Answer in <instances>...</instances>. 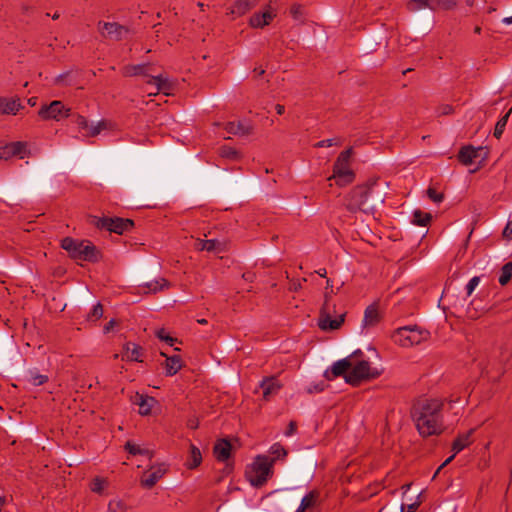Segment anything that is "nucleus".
Listing matches in <instances>:
<instances>
[{
  "mask_svg": "<svg viewBox=\"0 0 512 512\" xmlns=\"http://www.w3.org/2000/svg\"><path fill=\"white\" fill-rule=\"evenodd\" d=\"M116 324V321L114 319H111L105 326H104V333H108Z\"/></svg>",
  "mask_w": 512,
  "mask_h": 512,
  "instance_id": "57",
  "label": "nucleus"
},
{
  "mask_svg": "<svg viewBox=\"0 0 512 512\" xmlns=\"http://www.w3.org/2000/svg\"><path fill=\"white\" fill-rule=\"evenodd\" d=\"M476 433V428L470 429L463 433H459V435L454 439L451 448H468L474 443Z\"/></svg>",
  "mask_w": 512,
  "mask_h": 512,
  "instance_id": "24",
  "label": "nucleus"
},
{
  "mask_svg": "<svg viewBox=\"0 0 512 512\" xmlns=\"http://www.w3.org/2000/svg\"><path fill=\"white\" fill-rule=\"evenodd\" d=\"M302 288L301 280H291L289 284V290L293 292H297Z\"/></svg>",
  "mask_w": 512,
  "mask_h": 512,
  "instance_id": "52",
  "label": "nucleus"
},
{
  "mask_svg": "<svg viewBox=\"0 0 512 512\" xmlns=\"http://www.w3.org/2000/svg\"><path fill=\"white\" fill-rule=\"evenodd\" d=\"M106 486L107 481L105 479L101 477H95L90 484V489L95 493H102Z\"/></svg>",
  "mask_w": 512,
  "mask_h": 512,
  "instance_id": "43",
  "label": "nucleus"
},
{
  "mask_svg": "<svg viewBox=\"0 0 512 512\" xmlns=\"http://www.w3.org/2000/svg\"><path fill=\"white\" fill-rule=\"evenodd\" d=\"M123 448L128 449V448H139V447L136 446L135 444H133L131 441H127L125 443V445L123 446Z\"/></svg>",
  "mask_w": 512,
  "mask_h": 512,
  "instance_id": "63",
  "label": "nucleus"
},
{
  "mask_svg": "<svg viewBox=\"0 0 512 512\" xmlns=\"http://www.w3.org/2000/svg\"><path fill=\"white\" fill-rule=\"evenodd\" d=\"M421 493L417 496V500L410 504H402L401 512H415L418 507L421 505V501L419 500Z\"/></svg>",
  "mask_w": 512,
  "mask_h": 512,
  "instance_id": "46",
  "label": "nucleus"
},
{
  "mask_svg": "<svg viewBox=\"0 0 512 512\" xmlns=\"http://www.w3.org/2000/svg\"><path fill=\"white\" fill-rule=\"evenodd\" d=\"M385 194L377 180H369L367 183L355 186L346 198V208L355 213L361 211L365 214H373L377 207L384 203Z\"/></svg>",
  "mask_w": 512,
  "mask_h": 512,
  "instance_id": "1",
  "label": "nucleus"
},
{
  "mask_svg": "<svg viewBox=\"0 0 512 512\" xmlns=\"http://www.w3.org/2000/svg\"><path fill=\"white\" fill-rule=\"evenodd\" d=\"M429 332L418 325L403 326L396 329L392 335L393 341L401 347H412L427 340Z\"/></svg>",
  "mask_w": 512,
  "mask_h": 512,
  "instance_id": "6",
  "label": "nucleus"
},
{
  "mask_svg": "<svg viewBox=\"0 0 512 512\" xmlns=\"http://www.w3.org/2000/svg\"><path fill=\"white\" fill-rule=\"evenodd\" d=\"M147 84L154 85L156 87L157 92H163L165 95H169L170 91L173 89V83L169 80L168 77L159 74L156 76H149V79L146 80Z\"/></svg>",
  "mask_w": 512,
  "mask_h": 512,
  "instance_id": "19",
  "label": "nucleus"
},
{
  "mask_svg": "<svg viewBox=\"0 0 512 512\" xmlns=\"http://www.w3.org/2000/svg\"><path fill=\"white\" fill-rule=\"evenodd\" d=\"M381 316L376 305H369L364 312L362 326L365 328L374 327L380 322Z\"/></svg>",
  "mask_w": 512,
  "mask_h": 512,
  "instance_id": "26",
  "label": "nucleus"
},
{
  "mask_svg": "<svg viewBox=\"0 0 512 512\" xmlns=\"http://www.w3.org/2000/svg\"><path fill=\"white\" fill-rule=\"evenodd\" d=\"M318 493L315 491H311L307 493L301 500L299 507L295 512H305L307 509L312 508L317 501Z\"/></svg>",
  "mask_w": 512,
  "mask_h": 512,
  "instance_id": "30",
  "label": "nucleus"
},
{
  "mask_svg": "<svg viewBox=\"0 0 512 512\" xmlns=\"http://www.w3.org/2000/svg\"><path fill=\"white\" fill-rule=\"evenodd\" d=\"M224 464V468L222 469V477L230 475L234 470V462H228Z\"/></svg>",
  "mask_w": 512,
  "mask_h": 512,
  "instance_id": "51",
  "label": "nucleus"
},
{
  "mask_svg": "<svg viewBox=\"0 0 512 512\" xmlns=\"http://www.w3.org/2000/svg\"><path fill=\"white\" fill-rule=\"evenodd\" d=\"M88 223L99 230H106L119 235L131 231L134 227V221L132 219L121 217H99L90 215L88 217Z\"/></svg>",
  "mask_w": 512,
  "mask_h": 512,
  "instance_id": "5",
  "label": "nucleus"
},
{
  "mask_svg": "<svg viewBox=\"0 0 512 512\" xmlns=\"http://www.w3.org/2000/svg\"><path fill=\"white\" fill-rule=\"evenodd\" d=\"M202 461V455L200 450H191V453L186 461V465L189 469L196 468Z\"/></svg>",
  "mask_w": 512,
  "mask_h": 512,
  "instance_id": "39",
  "label": "nucleus"
},
{
  "mask_svg": "<svg viewBox=\"0 0 512 512\" xmlns=\"http://www.w3.org/2000/svg\"><path fill=\"white\" fill-rule=\"evenodd\" d=\"M166 469L164 467L152 468L146 472L141 479L142 486L146 488H152L165 474Z\"/></svg>",
  "mask_w": 512,
  "mask_h": 512,
  "instance_id": "22",
  "label": "nucleus"
},
{
  "mask_svg": "<svg viewBox=\"0 0 512 512\" xmlns=\"http://www.w3.org/2000/svg\"><path fill=\"white\" fill-rule=\"evenodd\" d=\"M353 154L352 147L342 151L333 164L332 178L336 179V184L346 186L355 179V173L350 168V158Z\"/></svg>",
  "mask_w": 512,
  "mask_h": 512,
  "instance_id": "7",
  "label": "nucleus"
},
{
  "mask_svg": "<svg viewBox=\"0 0 512 512\" xmlns=\"http://www.w3.org/2000/svg\"><path fill=\"white\" fill-rule=\"evenodd\" d=\"M431 218L430 213H425L417 209L413 212L412 223L418 226H426L430 222Z\"/></svg>",
  "mask_w": 512,
  "mask_h": 512,
  "instance_id": "34",
  "label": "nucleus"
},
{
  "mask_svg": "<svg viewBox=\"0 0 512 512\" xmlns=\"http://www.w3.org/2000/svg\"><path fill=\"white\" fill-rule=\"evenodd\" d=\"M479 282H480V277H478V276H474L469 280V282L466 285V291H467L468 296H470L473 293V291L478 286Z\"/></svg>",
  "mask_w": 512,
  "mask_h": 512,
  "instance_id": "49",
  "label": "nucleus"
},
{
  "mask_svg": "<svg viewBox=\"0 0 512 512\" xmlns=\"http://www.w3.org/2000/svg\"><path fill=\"white\" fill-rule=\"evenodd\" d=\"M352 367V362L350 360V357H346L343 359H340L332 364L330 369H327L324 372V377L331 381L334 378L337 377H345L348 375V372L350 371V368Z\"/></svg>",
  "mask_w": 512,
  "mask_h": 512,
  "instance_id": "12",
  "label": "nucleus"
},
{
  "mask_svg": "<svg viewBox=\"0 0 512 512\" xmlns=\"http://www.w3.org/2000/svg\"><path fill=\"white\" fill-rule=\"evenodd\" d=\"M455 457V454L451 455L450 457H448L439 467L438 469L436 470V472L434 473L433 475V478H435L438 473L440 472V470L445 467L446 465H448Z\"/></svg>",
  "mask_w": 512,
  "mask_h": 512,
  "instance_id": "56",
  "label": "nucleus"
},
{
  "mask_svg": "<svg viewBox=\"0 0 512 512\" xmlns=\"http://www.w3.org/2000/svg\"><path fill=\"white\" fill-rule=\"evenodd\" d=\"M204 241L205 240H200V239L197 241L196 246H197L198 250H200V251H204L205 250L206 251V248H204Z\"/></svg>",
  "mask_w": 512,
  "mask_h": 512,
  "instance_id": "60",
  "label": "nucleus"
},
{
  "mask_svg": "<svg viewBox=\"0 0 512 512\" xmlns=\"http://www.w3.org/2000/svg\"><path fill=\"white\" fill-rule=\"evenodd\" d=\"M380 372L372 368L370 363L366 360L358 362L350 368L348 375L345 377V382L354 387H357L364 380L375 379L379 377Z\"/></svg>",
  "mask_w": 512,
  "mask_h": 512,
  "instance_id": "9",
  "label": "nucleus"
},
{
  "mask_svg": "<svg viewBox=\"0 0 512 512\" xmlns=\"http://www.w3.org/2000/svg\"><path fill=\"white\" fill-rule=\"evenodd\" d=\"M276 17V13L271 10L270 6H267V9L262 13H255L251 16L249 20V24L253 28H263L268 25L274 18Z\"/></svg>",
  "mask_w": 512,
  "mask_h": 512,
  "instance_id": "18",
  "label": "nucleus"
},
{
  "mask_svg": "<svg viewBox=\"0 0 512 512\" xmlns=\"http://www.w3.org/2000/svg\"><path fill=\"white\" fill-rule=\"evenodd\" d=\"M503 236L512 239V219L509 220L508 223L506 224L503 230Z\"/></svg>",
  "mask_w": 512,
  "mask_h": 512,
  "instance_id": "53",
  "label": "nucleus"
},
{
  "mask_svg": "<svg viewBox=\"0 0 512 512\" xmlns=\"http://www.w3.org/2000/svg\"><path fill=\"white\" fill-rule=\"evenodd\" d=\"M223 128L227 133L233 134V135H238V136L249 135L252 133V130H253L252 126L249 123L241 122V121L227 122L224 124Z\"/></svg>",
  "mask_w": 512,
  "mask_h": 512,
  "instance_id": "20",
  "label": "nucleus"
},
{
  "mask_svg": "<svg viewBox=\"0 0 512 512\" xmlns=\"http://www.w3.org/2000/svg\"><path fill=\"white\" fill-rule=\"evenodd\" d=\"M142 288H146L149 292L156 293L160 290H162L164 287L168 286V282L164 278H160L158 280H153L150 282H146L144 284L139 285Z\"/></svg>",
  "mask_w": 512,
  "mask_h": 512,
  "instance_id": "32",
  "label": "nucleus"
},
{
  "mask_svg": "<svg viewBox=\"0 0 512 512\" xmlns=\"http://www.w3.org/2000/svg\"><path fill=\"white\" fill-rule=\"evenodd\" d=\"M27 154V144L25 142L16 141L0 146V159L9 160L14 156L24 158Z\"/></svg>",
  "mask_w": 512,
  "mask_h": 512,
  "instance_id": "11",
  "label": "nucleus"
},
{
  "mask_svg": "<svg viewBox=\"0 0 512 512\" xmlns=\"http://www.w3.org/2000/svg\"><path fill=\"white\" fill-rule=\"evenodd\" d=\"M340 140L338 138H330L325 139L317 142L314 146L317 148H323V147H331V146H337L340 145Z\"/></svg>",
  "mask_w": 512,
  "mask_h": 512,
  "instance_id": "45",
  "label": "nucleus"
},
{
  "mask_svg": "<svg viewBox=\"0 0 512 512\" xmlns=\"http://www.w3.org/2000/svg\"><path fill=\"white\" fill-rule=\"evenodd\" d=\"M161 356L166 358L164 368L167 376L175 375L182 368V359L179 355L168 356L165 352H161Z\"/></svg>",
  "mask_w": 512,
  "mask_h": 512,
  "instance_id": "23",
  "label": "nucleus"
},
{
  "mask_svg": "<svg viewBox=\"0 0 512 512\" xmlns=\"http://www.w3.org/2000/svg\"><path fill=\"white\" fill-rule=\"evenodd\" d=\"M443 10H451L457 5V0H434Z\"/></svg>",
  "mask_w": 512,
  "mask_h": 512,
  "instance_id": "47",
  "label": "nucleus"
},
{
  "mask_svg": "<svg viewBox=\"0 0 512 512\" xmlns=\"http://www.w3.org/2000/svg\"><path fill=\"white\" fill-rule=\"evenodd\" d=\"M219 155L234 161H238L241 158L240 153L236 149L227 145H223L219 148Z\"/></svg>",
  "mask_w": 512,
  "mask_h": 512,
  "instance_id": "37",
  "label": "nucleus"
},
{
  "mask_svg": "<svg viewBox=\"0 0 512 512\" xmlns=\"http://www.w3.org/2000/svg\"><path fill=\"white\" fill-rule=\"evenodd\" d=\"M442 407L443 403L440 400L430 399L415 408L413 417L421 436L428 437L442 432Z\"/></svg>",
  "mask_w": 512,
  "mask_h": 512,
  "instance_id": "2",
  "label": "nucleus"
},
{
  "mask_svg": "<svg viewBox=\"0 0 512 512\" xmlns=\"http://www.w3.org/2000/svg\"><path fill=\"white\" fill-rule=\"evenodd\" d=\"M482 152V147L475 148L471 145L463 146L458 153V160L463 165H471L478 157H480Z\"/></svg>",
  "mask_w": 512,
  "mask_h": 512,
  "instance_id": "17",
  "label": "nucleus"
},
{
  "mask_svg": "<svg viewBox=\"0 0 512 512\" xmlns=\"http://www.w3.org/2000/svg\"><path fill=\"white\" fill-rule=\"evenodd\" d=\"M511 113H512V108L497 121L495 128H494V132H493V136L495 138H497V139L501 138Z\"/></svg>",
  "mask_w": 512,
  "mask_h": 512,
  "instance_id": "35",
  "label": "nucleus"
},
{
  "mask_svg": "<svg viewBox=\"0 0 512 512\" xmlns=\"http://www.w3.org/2000/svg\"><path fill=\"white\" fill-rule=\"evenodd\" d=\"M274 458L266 455H257L246 466L245 478L253 487H262L273 475Z\"/></svg>",
  "mask_w": 512,
  "mask_h": 512,
  "instance_id": "4",
  "label": "nucleus"
},
{
  "mask_svg": "<svg viewBox=\"0 0 512 512\" xmlns=\"http://www.w3.org/2000/svg\"><path fill=\"white\" fill-rule=\"evenodd\" d=\"M281 382L276 376L264 377L259 382V388L262 389L263 398L269 400L271 396L276 395L282 388Z\"/></svg>",
  "mask_w": 512,
  "mask_h": 512,
  "instance_id": "14",
  "label": "nucleus"
},
{
  "mask_svg": "<svg viewBox=\"0 0 512 512\" xmlns=\"http://www.w3.org/2000/svg\"><path fill=\"white\" fill-rule=\"evenodd\" d=\"M61 248L75 261L96 263L102 258L101 251L90 240L65 237L61 240Z\"/></svg>",
  "mask_w": 512,
  "mask_h": 512,
  "instance_id": "3",
  "label": "nucleus"
},
{
  "mask_svg": "<svg viewBox=\"0 0 512 512\" xmlns=\"http://www.w3.org/2000/svg\"><path fill=\"white\" fill-rule=\"evenodd\" d=\"M133 402L139 406V414L146 416L151 413V409L156 401L153 397L137 392L133 398Z\"/></svg>",
  "mask_w": 512,
  "mask_h": 512,
  "instance_id": "21",
  "label": "nucleus"
},
{
  "mask_svg": "<svg viewBox=\"0 0 512 512\" xmlns=\"http://www.w3.org/2000/svg\"><path fill=\"white\" fill-rule=\"evenodd\" d=\"M128 509L126 503L119 498L111 499L108 503L109 512H126Z\"/></svg>",
  "mask_w": 512,
  "mask_h": 512,
  "instance_id": "38",
  "label": "nucleus"
},
{
  "mask_svg": "<svg viewBox=\"0 0 512 512\" xmlns=\"http://www.w3.org/2000/svg\"><path fill=\"white\" fill-rule=\"evenodd\" d=\"M275 110H276L278 115H282L285 112V107L283 105H281V104H277L275 106Z\"/></svg>",
  "mask_w": 512,
  "mask_h": 512,
  "instance_id": "59",
  "label": "nucleus"
},
{
  "mask_svg": "<svg viewBox=\"0 0 512 512\" xmlns=\"http://www.w3.org/2000/svg\"><path fill=\"white\" fill-rule=\"evenodd\" d=\"M23 108L18 97H0V115H16Z\"/></svg>",
  "mask_w": 512,
  "mask_h": 512,
  "instance_id": "16",
  "label": "nucleus"
},
{
  "mask_svg": "<svg viewBox=\"0 0 512 512\" xmlns=\"http://www.w3.org/2000/svg\"><path fill=\"white\" fill-rule=\"evenodd\" d=\"M434 0H409L407 2V9L410 12H416L421 9L429 8L432 11L436 10V7L432 5Z\"/></svg>",
  "mask_w": 512,
  "mask_h": 512,
  "instance_id": "29",
  "label": "nucleus"
},
{
  "mask_svg": "<svg viewBox=\"0 0 512 512\" xmlns=\"http://www.w3.org/2000/svg\"><path fill=\"white\" fill-rule=\"evenodd\" d=\"M99 29L102 34L114 41H120L127 34L128 30L116 22H99Z\"/></svg>",
  "mask_w": 512,
  "mask_h": 512,
  "instance_id": "13",
  "label": "nucleus"
},
{
  "mask_svg": "<svg viewBox=\"0 0 512 512\" xmlns=\"http://www.w3.org/2000/svg\"><path fill=\"white\" fill-rule=\"evenodd\" d=\"M411 488V483H408V484H404L402 487H401V490L403 492V496L406 495V493L410 490Z\"/></svg>",
  "mask_w": 512,
  "mask_h": 512,
  "instance_id": "61",
  "label": "nucleus"
},
{
  "mask_svg": "<svg viewBox=\"0 0 512 512\" xmlns=\"http://www.w3.org/2000/svg\"><path fill=\"white\" fill-rule=\"evenodd\" d=\"M187 426H188V428H190L192 430L193 429H197L198 426H199L198 418H196V417L189 418L188 421H187Z\"/></svg>",
  "mask_w": 512,
  "mask_h": 512,
  "instance_id": "55",
  "label": "nucleus"
},
{
  "mask_svg": "<svg viewBox=\"0 0 512 512\" xmlns=\"http://www.w3.org/2000/svg\"><path fill=\"white\" fill-rule=\"evenodd\" d=\"M344 314L339 315L337 318L332 319L329 314L323 316L319 321V327L322 330H335L338 329L344 322Z\"/></svg>",
  "mask_w": 512,
  "mask_h": 512,
  "instance_id": "27",
  "label": "nucleus"
},
{
  "mask_svg": "<svg viewBox=\"0 0 512 512\" xmlns=\"http://www.w3.org/2000/svg\"><path fill=\"white\" fill-rule=\"evenodd\" d=\"M258 3V0H236L230 8V14L240 17L250 11Z\"/></svg>",
  "mask_w": 512,
  "mask_h": 512,
  "instance_id": "25",
  "label": "nucleus"
},
{
  "mask_svg": "<svg viewBox=\"0 0 512 512\" xmlns=\"http://www.w3.org/2000/svg\"><path fill=\"white\" fill-rule=\"evenodd\" d=\"M428 197L435 203H441L444 199L442 193H438L434 188H428L427 190Z\"/></svg>",
  "mask_w": 512,
  "mask_h": 512,
  "instance_id": "48",
  "label": "nucleus"
},
{
  "mask_svg": "<svg viewBox=\"0 0 512 512\" xmlns=\"http://www.w3.org/2000/svg\"><path fill=\"white\" fill-rule=\"evenodd\" d=\"M233 451L234 450H213L215 459L222 463L234 462Z\"/></svg>",
  "mask_w": 512,
  "mask_h": 512,
  "instance_id": "40",
  "label": "nucleus"
},
{
  "mask_svg": "<svg viewBox=\"0 0 512 512\" xmlns=\"http://www.w3.org/2000/svg\"><path fill=\"white\" fill-rule=\"evenodd\" d=\"M512 356V351L502 347L497 355L489 357L485 364L481 363L482 374H486L493 380H498L505 372V364Z\"/></svg>",
  "mask_w": 512,
  "mask_h": 512,
  "instance_id": "8",
  "label": "nucleus"
},
{
  "mask_svg": "<svg viewBox=\"0 0 512 512\" xmlns=\"http://www.w3.org/2000/svg\"><path fill=\"white\" fill-rule=\"evenodd\" d=\"M102 316H103V307H102L101 303L98 302L96 305L93 306L90 313L87 315V320L95 322V321L99 320Z\"/></svg>",
  "mask_w": 512,
  "mask_h": 512,
  "instance_id": "42",
  "label": "nucleus"
},
{
  "mask_svg": "<svg viewBox=\"0 0 512 512\" xmlns=\"http://www.w3.org/2000/svg\"><path fill=\"white\" fill-rule=\"evenodd\" d=\"M502 22H503L504 24H506V25H510V24H512V16H510V17H505V18L502 20Z\"/></svg>",
  "mask_w": 512,
  "mask_h": 512,
  "instance_id": "64",
  "label": "nucleus"
},
{
  "mask_svg": "<svg viewBox=\"0 0 512 512\" xmlns=\"http://www.w3.org/2000/svg\"><path fill=\"white\" fill-rule=\"evenodd\" d=\"M297 429V424L295 421H290L287 427V430L285 431V436H291L295 433Z\"/></svg>",
  "mask_w": 512,
  "mask_h": 512,
  "instance_id": "54",
  "label": "nucleus"
},
{
  "mask_svg": "<svg viewBox=\"0 0 512 512\" xmlns=\"http://www.w3.org/2000/svg\"><path fill=\"white\" fill-rule=\"evenodd\" d=\"M242 277H243L246 281H250V282H252V281H253V279H254V277H255V275H254V273H252V272H245V273H243Z\"/></svg>",
  "mask_w": 512,
  "mask_h": 512,
  "instance_id": "58",
  "label": "nucleus"
},
{
  "mask_svg": "<svg viewBox=\"0 0 512 512\" xmlns=\"http://www.w3.org/2000/svg\"><path fill=\"white\" fill-rule=\"evenodd\" d=\"M141 347L135 343H127L126 344V357L130 361H137L140 362V355H141Z\"/></svg>",
  "mask_w": 512,
  "mask_h": 512,
  "instance_id": "33",
  "label": "nucleus"
},
{
  "mask_svg": "<svg viewBox=\"0 0 512 512\" xmlns=\"http://www.w3.org/2000/svg\"><path fill=\"white\" fill-rule=\"evenodd\" d=\"M156 336L160 340L165 341L170 346H173V344L177 341V339L171 337L164 328L158 329L156 331Z\"/></svg>",
  "mask_w": 512,
  "mask_h": 512,
  "instance_id": "44",
  "label": "nucleus"
},
{
  "mask_svg": "<svg viewBox=\"0 0 512 512\" xmlns=\"http://www.w3.org/2000/svg\"><path fill=\"white\" fill-rule=\"evenodd\" d=\"M48 376L44 374H40L37 369H31L28 371L27 380L33 386H41L48 381Z\"/></svg>",
  "mask_w": 512,
  "mask_h": 512,
  "instance_id": "31",
  "label": "nucleus"
},
{
  "mask_svg": "<svg viewBox=\"0 0 512 512\" xmlns=\"http://www.w3.org/2000/svg\"><path fill=\"white\" fill-rule=\"evenodd\" d=\"M73 122L79 127L80 130L86 131L85 136L94 137L98 135L105 127L104 121H99L96 125L89 126L87 119L82 115H74Z\"/></svg>",
  "mask_w": 512,
  "mask_h": 512,
  "instance_id": "15",
  "label": "nucleus"
},
{
  "mask_svg": "<svg viewBox=\"0 0 512 512\" xmlns=\"http://www.w3.org/2000/svg\"><path fill=\"white\" fill-rule=\"evenodd\" d=\"M204 248H206L208 252H222L224 245L217 239H208L204 241Z\"/></svg>",
  "mask_w": 512,
  "mask_h": 512,
  "instance_id": "41",
  "label": "nucleus"
},
{
  "mask_svg": "<svg viewBox=\"0 0 512 512\" xmlns=\"http://www.w3.org/2000/svg\"><path fill=\"white\" fill-rule=\"evenodd\" d=\"M213 448H233L231 442L228 439H219L213 446Z\"/></svg>",
  "mask_w": 512,
  "mask_h": 512,
  "instance_id": "50",
  "label": "nucleus"
},
{
  "mask_svg": "<svg viewBox=\"0 0 512 512\" xmlns=\"http://www.w3.org/2000/svg\"><path fill=\"white\" fill-rule=\"evenodd\" d=\"M511 278H512V262H507L502 266V268L500 270L498 282L500 283V285L505 286L506 284L509 283Z\"/></svg>",
  "mask_w": 512,
  "mask_h": 512,
  "instance_id": "36",
  "label": "nucleus"
},
{
  "mask_svg": "<svg viewBox=\"0 0 512 512\" xmlns=\"http://www.w3.org/2000/svg\"><path fill=\"white\" fill-rule=\"evenodd\" d=\"M38 116L42 120L60 121L63 118L70 117V108L58 100L52 101L49 105H42L38 111Z\"/></svg>",
  "mask_w": 512,
  "mask_h": 512,
  "instance_id": "10",
  "label": "nucleus"
},
{
  "mask_svg": "<svg viewBox=\"0 0 512 512\" xmlns=\"http://www.w3.org/2000/svg\"><path fill=\"white\" fill-rule=\"evenodd\" d=\"M316 273L320 276V277H326L327 275V271L325 268H320L319 270L316 271Z\"/></svg>",
  "mask_w": 512,
  "mask_h": 512,
  "instance_id": "62",
  "label": "nucleus"
},
{
  "mask_svg": "<svg viewBox=\"0 0 512 512\" xmlns=\"http://www.w3.org/2000/svg\"><path fill=\"white\" fill-rule=\"evenodd\" d=\"M149 69H150V65L149 64L129 65V66H126L124 68L123 74L125 76L142 75V76L147 77L149 79V76H151L149 74V72H148Z\"/></svg>",
  "mask_w": 512,
  "mask_h": 512,
  "instance_id": "28",
  "label": "nucleus"
}]
</instances>
